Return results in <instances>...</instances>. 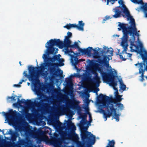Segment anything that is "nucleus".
<instances>
[{"label":"nucleus","mask_w":147,"mask_h":147,"mask_svg":"<svg viewBox=\"0 0 147 147\" xmlns=\"http://www.w3.org/2000/svg\"><path fill=\"white\" fill-rule=\"evenodd\" d=\"M36 63H37V66H38V62H37V60H36Z\"/></svg>","instance_id":"e433bc0d"},{"label":"nucleus","mask_w":147,"mask_h":147,"mask_svg":"<svg viewBox=\"0 0 147 147\" xmlns=\"http://www.w3.org/2000/svg\"><path fill=\"white\" fill-rule=\"evenodd\" d=\"M93 48L91 47H88L86 49H81L79 48V53L75 54V56L77 58V56L79 55H86L88 56L91 57L92 55V51Z\"/></svg>","instance_id":"4468645a"},{"label":"nucleus","mask_w":147,"mask_h":147,"mask_svg":"<svg viewBox=\"0 0 147 147\" xmlns=\"http://www.w3.org/2000/svg\"><path fill=\"white\" fill-rule=\"evenodd\" d=\"M91 56L94 59H98L99 57L98 52H94L93 53H92Z\"/></svg>","instance_id":"5701e85b"},{"label":"nucleus","mask_w":147,"mask_h":147,"mask_svg":"<svg viewBox=\"0 0 147 147\" xmlns=\"http://www.w3.org/2000/svg\"><path fill=\"white\" fill-rule=\"evenodd\" d=\"M19 63H20V65H21V62H19Z\"/></svg>","instance_id":"c03bdc74"},{"label":"nucleus","mask_w":147,"mask_h":147,"mask_svg":"<svg viewBox=\"0 0 147 147\" xmlns=\"http://www.w3.org/2000/svg\"><path fill=\"white\" fill-rule=\"evenodd\" d=\"M27 85L28 86H29L30 85V83L29 82H28L27 83Z\"/></svg>","instance_id":"f704fd0d"},{"label":"nucleus","mask_w":147,"mask_h":147,"mask_svg":"<svg viewBox=\"0 0 147 147\" xmlns=\"http://www.w3.org/2000/svg\"><path fill=\"white\" fill-rule=\"evenodd\" d=\"M74 147V146H67V147Z\"/></svg>","instance_id":"4c0bfd02"},{"label":"nucleus","mask_w":147,"mask_h":147,"mask_svg":"<svg viewBox=\"0 0 147 147\" xmlns=\"http://www.w3.org/2000/svg\"><path fill=\"white\" fill-rule=\"evenodd\" d=\"M62 125V124L60 122H57L55 124L54 126L57 130H62L63 128Z\"/></svg>","instance_id":"f3484780"},{"label":"nucleus","mask_w":147,"mask_h":147,"mask_svg":"<svg viewBox=\"0 0 147 147\" xmlns=\"http://www.w3.org/2000/svg\"><path fill=\"white\" fill-rule=\"evenodd\" d=\"M83 108L85 109V111L87 112V114L89 115V121H88L86 120V115L85 114H79L78 119H82L80 123V126L81 129V138L82 141L85 143H90L92 142V144H94L95 136L86 130H83V127L86 126V130H87L88 126H90L91 123L92 121V119L91 114L88 112L89 110L88 105L84 104L83 105Z\"/></svg>","instance_id":"423d86ee"},{"label":"nucleus","mask_w":147,"mask_h":147,"mask_svg":"<svg viewBox=\"0 0 147 147\" xmlns=\"http://www.w3.org/2000/svg\"><path fill=\"white\" fill-rule=\"evenodd\" d=\"M136 10L138 11H139V9H136Z\"/></svg>","instance_id":"79ce46f5"},{"label":"nucleus","mask_w":147,"mask_h":147,"mask_svg":"<svg viewBox=\"0 0 147 147\" xmlns=\"http://www.w3.org/2000/svg\"><path fill=\"white\" fill-rule=\"evenodd\" d=\"M27 80V79L25 77H23L22 79H21L19 83V84H13V87H16L18 88H20L21 86L20 84H22L23 82H25Z\"/></svg>","instance_id":"dca6fc26"},{"label":"nucleus","mask_w":147,"mask_h":147,"mask_svg":"<svg viewBox=\"0 0 147 147\" xmlns=\"http://www.w3.org/2000/svg\"><path fill=\"white\" fill-rule=\"evenodd\" d=\"M115 144V141L114 140H112L109 142L108 144L106 147H114Z\"/></svg>","instance_id":"4be33fe9"},{"label":"nucleus","mask_w":147,"mask_h":147,"mask_svg":"<svg viewBox=\"0 0 147 147\" xmlns=\"http://www.w3.org/2000/svg\"><path fill=\"white\" fill-rule=\"evenodd\" d=\"M51 86V88L53 89H54V86L53 85H52Z\"/></svg>","instance_id":"2f4dec72"},{"label":"nucleus","mask_w":147,"mask_h":147,"mask_svg":"<svg viewBox=\"0 0 147 147\" xmlns=\"http://www.w3.org/2000/svg\"><path fill=\"white\" fill-rule=\"evenodd\" d=\"M103 53H105V55H103L102 61L105 63L103 66L100 67L98 64H96L90 65L88 67V69L91 71L94 75L93 78L92 79V82L90 84V87L91 89L96 88L99 86L101 82L100 81V77L98 76L97 71H98L100 74L102 79L103 78L102 75L106 74L107 78H113V81L115 80V78L118 79L120 83V89L119 91L122 90V92L126 90V85L124 84L120 77H119L117 76V71L114 69L112 68L111 67L109 66V61L111 59V56L113 55V50L111 47L109 48L107 47L104 46L103 47V50L102 51ZM115 87L117 88L116 87Z\"/></svg>","instance_id":"f03ea898"},{"label":"nucleus","mask_w":147,"mask_h":147,"mask_svg":"<svg viewBox=\"0 0 147 147\" xmlns=\"http://www.w3.org/2000/svg\"><path fill=\"white\" fill-rule=\"evenodd\" d=\"M88 147H92V146L91 145H90L88 146Z\"/></svg>","instance_id":"ea45409f"},{"label":"nucleus","mask_w":147,"mask_h":147,"mask_svg":"<svg viewBox=\"0 0 147 147\" xmlns=\"http://www.w3.org/2000/svg\"><path fill=\"white\" fill-rule=\"evenodd\" d=\"M71 44L69 37L67 36H65L64 39V43L59 39H52L48 41L45 45L46 49L42 56L44 63H41L38 67L28 66L29 74H27V71H25L23 73L24 77H26L30 81L33 82L38 79L40 76L46 80L49 79L51 81L53 80V78L61 76L63 71L58 67L64 65V59L60 58L61 56L60 55L53 58L49 57L50 55L57 53L58 49L54 47L55 46L60 49L64 47L63 51L65 54L71 56V62L73 65L76 67L79 61L75 56V53L68 49L70 47Z\"/></svg>","instance_id":"f257e3e1"},{"label":"nucleus","mask_w":147,"mask_h":147,"mask_svg":"<svg viewBox=\"0 0 147 147\" xmlns=\"http://www.w3.org/2000/svg\"><path fill=\"white\" fill-rule=\"evenodd\" d=\"M132 25L133 27L130 28L128 31L127 29V26L126 25L120 23L119 25V28L118 30H122L123 34V36L121 38V41L120 43L123 50L121 53H119V50H118V53H117V55H119L120 58L123 61L127 59L132 60L131 58L132 54L127 53L126 52L128 46L127 40L129 34L130 36L129 41L130 43V48L131 52H136L140 54L142 58V54L144 53L142 50L144 49L147 52V50L144 47L143 43L139 39L140 31L137 30L134 24L133 23Z\"/></svg>","instance_id":"7ed1b4c3"},{"label":"nucleus","mask_w":147,"mask_h":147,"mask_svg":"<svg viewBox=\"0 0 147 147\" xmlns=\"http://www.w3.org/2000/svg\"><path fill=\"white\" fill-rule=\"evenodd\" d=\"M1 132L4 135H10L11 136L10 137H9L10 139H9L10 141L12 142H16L17 141V138L18 137H19V134L18 132L16 131H14L12 129H7L5 134H4L3 130H2Z\"/></svg>","instance_id":"ddd939ff"},{"label":"nucleus","mask_w":147,"mask_h":147,"mask_svg":"<svg viewBox=\"0 0 147 147\" xmlns=\"http://www.w3.org/2000/svg\"><path fill=\"white\" fill-rule=\"evenodd\" d=\"M72 117V115H70V116H69V119H71V118Z\"/></svg>","instance_id":"473e14b6"},{"label":"nucleus","mask_w":147,"mask_h":147,"mask_svg":"<svg viewBox=\"0 0 147 147\" xmlns=\"http://www.w3.org/2000/svg\"><path fill=\"white\" fill-rule=\"evenodd\" d=\"M16 95H14V96L7 97V100L8 102H10L12 101H16Z\"/></svg>","instance_id":"412c9836"},{"label":"nucleus","mask_w":147,"mask_h":147,"mask_svg":"<svg viewBox=\"0 0 147 147\" xmlns=\"http://www.w3.org/2000/svg\"><path fill=\"white\" fill-rule=\"evenodd\" d=\"M101 49V48H99L98 47L97 48H95L94 49H93L92 50H93L94 52H98V51H100Z\"/></svg>","instance_id":"393cba45"},{"label":"nucleus","mask_w":147,"mask_h":147,"mask_svg":"<svg viewBox=\"0 0 147 147\" xmlns=\"http://www.w3.org/2000/svg\"><path fill=\"white\" fill-rule=\"evenodd\" d=\"M54 91L55 92L58 93L59 92V90L57 89H55Z\"/></svg>","instance_id":"c85d7f7f"},{"label":"nucleus","mask_w":147,"mask_h":147,"mask_svg":"<svg viewBox=\"0 0 147 147\" xmlns=\"http://www.w3.org/2000/svg\"><path fill=\"white\" fill-rule=\"evenodd\" d=\"M67 106L64 105H60V102L58 100L54 101L53 105L54 106L53 112L56 115H63L66 113L69 109L76 110L78 113L81 111V108L79 106L80 101L75 99L72 100L67 99Z\"/></svg>","instance_id":"6e6552de"},{"label":"nucleus","mask_w":147,"mask_h":147,"mask_svg":"<svg viewBox=\"0 0 147 147\" xmlns=\"http://www.w3.org/2000/svg\"><path fill=\"white\" fill-rule=\"evenodd\" d=\"M85 60H84V59H80V60H79V61H84Z\"/></svg>","instance_id":"72a5a7b5"},{"label":"nucleus","mask_w":147,"mask_h":147,"mask_svg":"<svg viewBox=\"0 0 147 147\" xmlns=\"http://www.w3.org/2000/svg\"><path fill=\"white\" fill-rule=\"evenodd\" d=\"M143 84L144 86H146V83H144Z\"/></svg>","instance_id":"c9c22d12"},{"label":"nucleus","mask_w":147,"mask_h":147,"mask_svg":"<svg viewBox=\"0 0 147 147\" xmlns=\"http://www.w3.org/2000/svg\"><path fill=\"white\" fill-rule=\"evenodd\" d=\"M103 2H107V5H111L113 4L115 1L117 0H101Z\"/></svg>","instance_id":"aec40b11"},{"label":"nucleus","mask_w":147,"mask_h":147,"mask_svg":"<svg viewBox=\"0 0 147 147\" xmlns=\"http://www.w3.org/2000/svg\"><path fill=\"white\" fill-rule=\"evenodd\" d=\"M67 125L71 131H74L76 130V127L71 121H69Z\"/></svg>","instance_id":"2eb2a0df"},{"label":"nucleus","mask_w":147,"mask_h":147,"mask_svg":"<svg viewBox=\"0 0 147 147\" xmlns=\"http://www.w3.org/2000/svg\"><path fill=\"white\" fill-rule=\"evenodd\" d=\"M80 42V41H79V40H78V42Z\"/></svg>","instance_id":"37998d69"},{"label":"nucleus","mask_w":147,"mask_h":147,"mask_svg":"<svg viewBox=\"0 0 147 147\" xmlns=\"http://www.w3.org/2000/svg\"><path fill=\"white\" fill-rule=\"evenodd\" d=\"M38 85L35 84L32 86V89L35 94L38 96H40L39 98H35L32 100V101L30 100H27L28 101L26 102L24 99H22L20 100L19 97V96H16V99H17L18 102L13 104L14 106L16 107H18V105H19L21 103L26 104L27 108L29 110L31 111L32 112L35 111L36 109L35 105H39L40 103H42L44 101H47L48 100V98L47 96L43 94L42 92V90L39 83H38Z\"/></svg>","instance_id":"39448f33"},{"label":"nucleus","mask_w":147,"mask_h":147,"mask_svg":"<svg viewBox=\"0 0 147 147\" xmlns=\"http://www.w3.org/2000/svg\"><path fill=\"white\" fill-rule=\"evenodd\" d=\"M70 47L71 48H77L78 50L79 48H80L78 46V42H75L73 44L71 45Z\"/></svg>","instance_id":"b1692460"},{"label":"nucleus","mask_w":147,"mask_h":147,"mask_svg":"<svg viewBox=\"0 0 147 147\" xmlns=\"http://www.w3.org/2000/svg\"><path fill=\"white\" fill-rule=\"evenodd\" d=\"M1 113L5 117V123H7L9 125L13 126L16 130H18L20 131L22 136L26 137L24 134L26 126L25 125L26 123L29 125L24 119H20L18 121L17 120L19 114L17 111L11 109L9 113H6L3 112Z\"/></svg>","instance_id":"0eeeda50"},{"label":"nucleus","mask_w":147,"mask_h":147,"mask_svg":"<svg viewBox=\"0 0 147 147\" xmlns=\"http://www.w3.org/2000/svg\"><path fill=\"white\" fill-rule=\"evenodd\" d=\"M85 25V23L82 21H79L78 24H69L66 25L64 26L63 28H66L67 29H69L72 28H75L79 31L83 32L84 30V26Z\"/></svg>","instance_id":"f8f14e48"},{"label":"nucleus","mask_w":147,"mask_h":147,"mask_svg":"<svg viewBox=\"0 0 147 147\" xmlns=\"http://www.w3.org/2000/svg\"><path fill=\"white\" fill-rule=\"evenodd\" d=\"M100 99L101 98H100L97 101L96 103V105L98 107V108L99 109H102L105 107H107V111H103V118L104 119V121H106L107 120L108 117H109L110 116L112 115L113 119H115L116 121H119V115L120 114H116L115 111H113L111 108L110 109V110L109 109H108V107L107 106L102 107H100L98 106V103Z\"/></svg>","instance_id":"9b49d317"},{"label":"nucleus","mask_w":147,"mask_h":147,"mask_svg":"<svg viewBox=\"0 0 147 147\" xmlns=\"http://www.w3.org/2000/svg\"><path fill=\"white\" fill-rule=\"evenodd\" d=\"M142 51H144V53L142 54L143 63H138L134 65L137 68L139 69V73L141 74L139 80L141 82L144 81V78H145L147 80V76H144L145 70L147 71V52L144 49Z\"/></svg>","instance_id":"9d476101"},{"label":"nucleus","mask_w":147,"mask_h":147,"mask_svg":"<svg viewBox=\"0 0 147 147\" xmlns=\"http://www.w3.org/2000/svg\"><path fill=\"white\" fill-rule=\"evenodd\" d=\"M84 104L88 105L89 103V100L88 99H85V100H84Z\"/></svg>","instance_id":"a878e982"},{"label":"nucleus","mask_w":147,"mask_h":147,"mask_svg":"<svg viewBox=\"0 0 147 147\" xmlns=\"http://www.w3.org/2000/svg\"><path fill=\"white\" fill-rule=\"evenodd\" d=\"M102 77L103 82L109 84L114 90L115 97L113 99L108 96L100 94L99 96V98H101V99L98 102V105L99 107H102L106 106L107 105L108 107V109L110 110L111 108V109L115 111L116 114H120L119 117L121 113L119 112L117 113V112L121 111L124 109V107L123 104L117 102H120L123 99V98H121L122 95H120L119 94L118 90L115 87L117 85V83L113 81V78H108L105 74L102 75Z\"/></svg>","instance_id":"20e7f679"},{"label":"nucleus","mask_w":147,"mask_h":147,"mask_svg":"<svg viewBox=\"0 0 147 147\" xmlns=\"http://www.w3.org/2000/svg\"><path fill=\"white\" fill-rule=\"evenodd\" d=\"M113 36V37H119V35H118V34H115V35H114Z\"/></svg>","instance_id":"7c9ffc66"},{"label":"nucleus","mask_w":147,"mask_h":147,"mask_svg":"<svg viewBox=\"0 0 147 147\" xmlns=\"http://www.w3.org/2000/svg\"><path fill=\"white\" fill-rule=\"evenodd\" d=\"M97 91H99V88L97 89Z\"/></svg>","instance_id":"a19ab883"},{"label":"nucleus","mask_w":147,"mask_h":147,"mask_svg":"<svg viewBox=\"0 0 147 147\" xmlns=\"http://www.w3.org/2000/svg\"><path fill=\"white\" fill-rule=\"evenodd\" d=\"M2 130L1 129H0V132H1Z\"/></svg>","instance_id":"a18cd8bd"},{"label":"nucleus","mask_w":147,"mask_h":147,"mask_svg":"<svg viewBox=\"0 0 147 147\" xmlns=\"http://www.w3.org/2000/svg\"><path fill=\"white\" fill-rule=\"evenodd\" d=\"M67 36L69 37V38H70L72 36V33L70 32H68L67 33Z\"/></svg>","instance_id":"bb28decb"},{"label":"nucleus","mask_w":147,"mask_h":147,"mask_svg":"<svg viewBox=\"0 0 147 147\" xmlns=\"http://www.w3.org/2000/svg\"><path fill=\"white\" fill-rule=\"evenodd\" d=\"M70 96H71V98L73 99L74 98V94H73V93L72 92H71L70 94Z\"/></svg>","instance_id":"cd10ccee"},{"label":"nucleus","mask_w":147,"mask_h":147,"mask_svg":"<svg viewBox=\"0 0 147 147\" xmlns=\"http://www.w3.org/2000/svg\"><path fill=\"white\" fill-rule=\"evenodd\" d=\"M30 115V114L28 113L27 114V115L29 116V115Z\"/></svg>","instance_id":"58836bf2"},{"label":"nucleus","mask_w":147,"mask_h":147,"mask_svg":"<svg viewBox=\"0 0 147 147\" xmlns=\"http://www.w3.org/2000/svg\"><path fill=\"white\" fill-rule=\"evenodd\" d=\"M79 138L78 135L77 134H74L73 136V140L76 143H78L80 142L79 141Z\"/></svg>","instance_id":"6ab92c4d"},{"label":"nucleus","mask_w":147,"mask_h":147,"mask_svg":"<svg viewBox=\"0 0 147 147\" xmlns=\"http://www.w3.org/2000/svg\"><path fill=\"white\" fill-rule=\"evenodd\" d=\"M141 8L144 13V17L147 18V3L143 5L141 7Z\"/></svg>","instance_id":"a211bd4d"},{"label":"nucleus","mask_w":147,"mask_h":147,"mask_svg":"<svg viewBox=\"0 0 147 147\" xmlns=\"http://www.w3.org/2000/svg\"><path fill=\"white\" fill-rule=\"evenodd\" d=\"M107 20L105 18V19H104L102 21V23H105V22Z\"/></svg>","instance_id":"c756f323"},{"label":"nucleus","mask_w":147,"mask_h":147,"mask_svg":"<svg viewBox=\"0 0 147 147\" xmlns=\"http://www.w3.org/2000/svg\"><path fill=\"white\" fill-rule=\"evenodd\" d=\"M96 63H92L89 64L87 66V71H85L81 70H79L76 67H76H74L77 70L78 72L81 73V74H76L74 73L73 74L71 75L70 76L65 79V81L67 85L70 86L71 88L73 87V84L72 81V78L74 77H76L79 78H81L82 79L86 82V87L90 92H91L95 88L91 89L90 87L89 86L90 84L92 82V79L94 77V75L92 73L91 71L88 69V67L90 65L96 64ZM73 66V65H72Z\"/></svg>","instance_id":"1a4fd4ad"}]
</instances>
